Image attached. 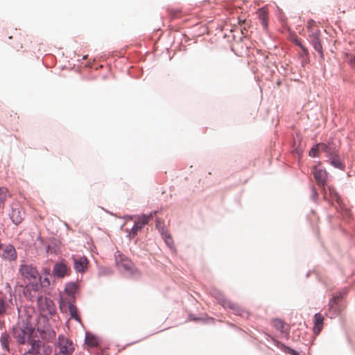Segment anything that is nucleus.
I'll use <instances>...</instances> for the list:
<instances>
[{
  "mask_svg": "<svg viewBox=\"0 0 355 355\" xmlns=\"http://www.w3.org/2000/svg\"><path fill=\"white\" fill-rule=\"evenodd\" d=\"M33 313L34 309L31 307L19 309V321L13 327V334L20 344H24L29 340L34 330L33 325Z\"/></svg>",
  "mask_w": 355,
  "mask_h": 355,
  "instance_id": "nucleus-1",
  "label": "nucleus"
},
{
  "mask_svg": "<svg viewBox=\"0 0 355 355\" xmlns=\"http://www.w3.org/2000/svg\"><path fill=\"white\" fill-rule=\"evenodd\" d=\"M19 272L28 283L24 288V295L33 301L40 288V276L37 269L32 265L24 264L20 266Z\"/></svg>",
  "mask_w": 355,
  "mask_h": 355,
  "instance_id": "nucleus-2",
  "label": "nucleus"
},
{
  "mask_svg": "<svg viewBox=\"0 0 355 355\" xmlns=\"http://www.w3.org/2000/svg\"><path fill=\"white\" fill-rule=\"evenodd\" d=\"M324 200L329 202L331 206L335 207L338 212H340L343 217L349 218L351 211L343 201L340 196L332 187H322Z\"/></svg>",
  "mask_w": 355,
  "mask_h": 355,
  "instance_id": "nucleus-3",
  "label": "nucleus"
},
{
  "mask_svg": "<svg viewBox=\"0 0 355 355\" xmlns=\"http://www.w3.org/2000/svg\"><path fill=\"white\" fill-rule=\"evenodd\" d=\"M30 343L31 348L24 355H50L52 352L51 346L42 340H32Z\"/></svg>",
  "mask_w": 355,
  "mask_h": 355,
  "instance_id": "nucleus-4",
  "label": "nucleus"
},
{
  "mask_svg": "<svg viewBox=\"0 0 355 355\" xmlns=\"http://www.w3.org/2000/svg\"><path fill=\"white\" fill-rule=\"evenodd\" d=\"M309 37L310 42L313 46V48L317 51L320 55L323 56L322 46L320 42V31L317 26L309 23L308 26Z\"/></svg>",
  "mask_w": 355,
  "mask_h": 355,
  "instance_id": "nucleus-5",
  "label": "nucleus"
},
{
  "mask_svg": "<svg viewBox=\"0 0 355 355\" xmlns=\"http://www.w3.org/2000/svg\"><path fill=\"white\" fill-rule=\"evenodd\" d=\"M34 299H37L38 306L41 311L50 315H53L55 313V306L51 300L47 297H40L38 292L36 293V297H33V300Z\"/></svg>",
  "mask_w": 355,
  "mask_h": 355,
  "instance_id": "nucleus-6",
  "label": "nucleus"
},
{
  "mask_svg": "<svg viewBox=\"0 0 355 355\" xmlns=\"http://www.w3.org/2000/svg\"><path fill=\"white\" fill-rule=\"evenodd\" d=\"M220 304L225 308H229L233 311L235 315H241V317H248L249 313L247 311L241 308L238 304L231 302L230 300L221 297L219 298Z\"/></svg>",
  "mask_w": 355,
  "mask_h": 355,
  "instance_id": "nucleus-7",
  "label": "nucleus"
},
{
  "mask_svg": "<svg viewBox=\"0 0 355 355\" xmlns=\"http://www.w3.org/2000/svg\"><path fill=\"white\" fill-rule=\"evenodd\" d=\"M115 263L116 266L125 271H130L132 269L133 263L130 259L124 256L121 252L116 251L115 254Z\"/></svg>",
  "mask_w": 355,
  "mask_h": 355,
  "instance_id": "nucleus-8",
  "label": "nucleus"
},
{
  "mask_svg": "<svg viewBox=\"0 0 355 355\" xmlns=\"http://www.w3.org/2000/svg\"><path fill=\"white\" fill-rule=\"evenodd\" d=\"M9 216L12 223L17 225L24 220V211L19 204L15 202L11 206V211Z\"/></svg>",
  "mask_w": 355,
  "mask_h": 355,
  "instance_id": "nucleus-9",
  "label": "nucleus"
},
{
  "mask_svg": "<svg viewBox=\"0 0 355 355\" xmlns=\"http://www.w3.org/2000/svg\"><path fill=\"white\" fill-rule=\"evenodd\" d=\"M58 347L60 352L63 355H70L74 350L73 344L64 336L58 337Z\"/></svg>",
  "mask_w": 355,
  "mask_h": 355,
  "instance_id": "nucleus-10",
  "label": "nucleus"
},
{
  "mask_svg": "<svg viewBox=\"0 0 355 355\" xmlns=\"http://www.w3.org/2000/svg\"><path fill=\"white\" fill-rule=\"evenodd\" d=\"M71 273L70 268L63 261L57 263L53 268V275L58 278H63L69 275Z\"/></svg>",
  "mask_w": 355,
  "mask_h": 355,
  "instance_id": "nucleus-11",
  "label": "nucleus"
},
{
  "mask_svg": "<svg viewBox=\"0 0 355 355\" xmlns=\"http://www.w3.org/2000/svg\"><path fill=\"white\" fill-rule=\"evenodd\" d=\"M312 173L318 185L322 187H324L327 179V171L324 169L315 166L312 168Z\"/></svg>",
  "mask_w": 355,
  "mask_h": 355,
  "instance_id": "nucleus-12",
  "label": "nucleus"
},
{
  "mask_svg": "<svg viewBox=\"0 0 355 355\" xmlns=\"http://www.w3.org/2000/svg\"><path fill=\"white\" fill-rule=\"evenodd\" d=\"M152 218V213L149 215H143L142 216L139 217L138 220L135 221V225L131 230V234L133 236L136 235L137 232L140 230L146 224H148Z\"/></svg>",
  "mask_w": 355,
  "mask_h": 355,
  "instance_id": "nucleus-13",
  "label": "nucleus"
},
{
  "mask_svg": "<svg viewBox=\"0 0 355 355\" xmlns=\"http://www.w3.org/2000/svg\"><path fill=\"white\" fill-rule=\"evenodd\" d=\"M73 267L77 272H85L88 268L89 261L85 257H73Z\"/></svg>",
  "mask_w": 355,
  "mask_h": 355,
  "instance_id": "nucleus-14",
  "label": "nucleus"
},
{
  "mask_svg": "<svg viewBox=\"0 0 355 355\" xmlns=\"http://www.w3.org/2000/svg\"><path fill=\"white\" fill-rule=\"evenodd\" d=\"M2 257L9 261H12L17 258L16 250L12 245H6L3 250Z\"/></svg>",
  "mask_w": 355,
  "mask_h": 355,
  "instance_id": "nucleus-15",
  "label": "nucleus"
},
{
  "mask_svg": "<svg viewBox=\"0 0 355 355\" xmlns=\"http://www.w3.org/2000/svg\"><path fill=\"white\" fill-rule=\"evenodd\" d=\"M324 317L320 313H315L314 315V327L313 331L318 335L320 333L323 327Z\"/></svg>",
  "mask_w": 355,
  "mask_h": 355,
  "instance_id": "nucleus-16",
  "label": "nucleus"
},
{
  "mask_svg": "<svg viewBox=\"0 0 355 355\" xmlns=\"http://www.w3.org/2000/svg\"><path fill=\"white\" fill-rule=\"evenodd\" d=\"M257 15L263 28H267L268 19V14L267 10L264 8L259 9L257 11Z\"/></svg>",
  "mask_w": 355,
  "mask_h": 355,
  "instance_id": "nucleus-17",
  "label": "nucleus"
},
{
  "mask_svg": "<svg viewBox=\"0 0 355 355\" xmlns=\"http://www.w3.org/2000/svg\"><path fill=\"white\" fill-rule=\"evenodd\" d=\"M272 324L274 328L279 331L282 334L288 333V325L282 320L274 319L272 320Z\"/></svg>",
  "mask_w": 355,
  "mask_h": 355,
  "instance_id": "nucleus-18",
  "label": "nucleus"
},
{
  "mask_svg": "<svg viewBox=\"0 0 355 355\" xmlns=\"http://www.w3.org/2000/svg\"><path fill=\"white\" fill-rule=\"evenodd\" d=\"M330 163L335 168H339L340 170L345 169V164L340 159L339 157L336 154H331L329 155Z\"/></svg>",
  "mask_w": 355,
  "mask_h": 355,
  "instance_id": "nucleus-19",
  "label": "nucleus"
},
{
  "mask_svg": "<svg viewBox=\"0 0 355 355\" xmlns=\"http://www.w3.org/2000/svg\"><path fill=\"white\" fill-rule=\"evenodd\" d=\"M342 294H337L333 296V297L330 300L329 302V309L331 311L334 312V313H336L338 312L337 304L341 301Z\"/></svg>",
  "mask_w": 355,
  "mask_h": 355,
  "instance_id": "nucleus-20",
  "label": "nucleus"
},
{
  "mask_svg": "<svg viewBox=\"0 0 355 355\" xmlns=\"http://www.w3.org/2000/svg\"><path fill=\"white\" fill-rule=\"evenodd\" d=\"M85 342L87 345L90 347H96L98 345L99 343V339L96 336L91 334H87L86 338H85Z\"/></svg>",
  "mask_w": 355,
  "mask_h": 355,
  "instance_id": "nucleus-21",
  "label": "nucleus"
},
{
  "mask_svg": "<svg viewBox=\"0 0 355 355\" xmlns=\"http://www.w3.org/2000/svg\"><path fill=\"white\" fill-rule=\"evenodd\" d=\"M8 307L7 297L0 294V315H3Z\"/></svg>",
  "mask_w": 355,
  "mask_h": 355,
  "instance_id": "nucleus-22",
  "label": "nucleus"
},
{
  "mask_svg": "<svg viewBox=\"0 0 355 355\" xmlns=\"http://www.w3.org/2000/svg\"><path fill=\"white\" fill-rule=\"evenodd\" d=\"M8 189L6 187H0V209L4 207L7 198Z\"/></svg>",
  "mask_w": 355,
  "mask_h": 355,
  "instance_id": "nucleus-23",
  "label": "nucleus"
},
{
  "mask_svg": "<svg viewBox=\"0 0 355 355\" xmlns=\"http://www.w3.org/2000/svg\"><path fill=\"white\" fill-rule=\"evenodd\" d=\"M69 311L71 318H74L78 321H80V318L78 315V309L73 304L69 303Z\"/></svg>",
  "mask_w": 355,
  "mask_h": 355,
  "instance_id": "nucleus-24",
  "label": "nucleus"
},
{
  "mask_svg": "<svg viewBox=\"0 0 355 355\" xmlns=\"http://www.w3.org/2000/svg\"><path fill=\"white\" fill-rule=\"evenodd\" d=\"M162 234L166 245L169 247H172L173 245V241L171 234L168 232H163Z\"/></svg>",
  "mask_w": 355,
  "mask_h": 355,
  "instance_id": "nucleus-25",
  "label": "nucleus"
},
{
  "mask_svg": "<svg viewBox=\"0 0 355 355\" xmlns=\"http://www.w3.org/2000/svg\"><path fill=\"white\" fill-rule=\"evenodd\" d=\"M8 338L9 335L7 333H3L1 337V343L3 347L6 349H8Z\"/></svg>",
  "mask_w": 355,
  "mask_h": 355,
  "instance_id": "nucleus-26",
  "label": "nucleus"
},
{
  "mask_svg": "<svg viewBox=\"0 0 355 355\" xmlns=\"http://www.w3.org/2000/svg\"><path fill=\"white\" fill-rule=\"evenodd\" d=\"M77 289V286L75 283L68 284L65 287V292L69 295H73L76 290Z\"/></svg>",
  "mask_w": 355,
  "mask_h": 355,
  "instance_id": "nucleus-27",
  "label": "nucleus"
},
{
  "mask_svg": "<svg viewBox=\"0 0 355 355\" xmlns=\"http://www.w3.org/2000/svg\"><path fill=\"white\" fill-rule=\"evenodd\" d=\"M319 153H320V148L317 144L313 147H312L311 149L310 150L309 155L313 157H316L319 156Z\"/></svg>",
  "mask_w": 355,
  "mask_h": 355,
  "instance_id": "nucleus-28",
  "label": "nucleus"
},
{
  "mask_svg": "<svg viewBox=\"0 0 355 355\" xmlns=\"http://www.w3.org/2000/svg\"><path fill=\"white\" fill-rule=\"evenodd\" d=\"M69 303H71V302H66L65 300L61 299L60 302V309L61 311L66 312L67 309H69Z\"/></svg>",
  "mask_w": 355,
  "mask_h": 355,
  "instance_id": "nucleus-29",
  "label": "nucleus"
},
{
  "mask_svg": "<svg viewBox=\"0 0 355 355\" xmlns=\"http://www.w3.org/2000/svg\"><path fill=\"white\" fill-rule=\"evenodd\" d=\"M26 40V37H22V36H20L19 38H18V42L16 44L15 46H13V48L16 50V51H19L20 49H21L23 48V46H22V42L23 41H25Z\"/></svg>",
  "mask_w": 355,
  "mask_h": 355,
  "instance_id": "nucleus-30",
  "label": "nucleus"
},
{
  "mask_svg": "<svg viewBox=\"0 0 355 355\" xmlns=\"http://www.w3.org/2000/svg\"><path fill=\"white\" fill-rule=\"evenodd\" d=\"M318 145L319 146L320 151L326 152V153H329V155L331 154L329 146L326 144L319 143V144H318Z\"/></svg>",
  "mask_w": 355,
  "mask_h": 355,
  "instance_id": "nucleus-31",
  "label": "nucleus"
},
{
  "mask_svg": "<svg viewBox=\"0 0 355 355\" xmlns=\"http://www.w3.org/2000/svg\"><path fill=\"white\" fill-rule=\"evenodd\" d=\"M311 198L314 201H316L318 198V193L315 187L311 189Z\"/></svg>",
  "mask_w": 355,
  "mask_h": 355,
  "instance_id": "nucleus-32",
  "label": "nucleus"
},
{
  "mask_svg": "<svg viewBox=\"0 0 355 355\" xmlns=\"http://www.w3.org/2000/svg\"><path fill=\"white\" fill-rule=\"evenodd\" d=\"M286 352L292 355H298V353L295 350L291 348H288Z\"/></svg>",
  "mask_w": 355,
  "mask_h": 355,
  "instance_id": "nucleus-33",
  "label": "nucleus"
},
{
  "mask_svg": "<svg viewBox=\"0 0 355 355\" xmlns=\"http://www.w3.org/2000/svg\"><path fill=\"white\" fill-rule=\"evenodd\" d=\"M349 62L353 67H355V57H352L349 59Z\"/></svg>",
  "mask_w": 355,
  "mask_h": 355,
  "instance_id": "nucleus-34",
  "label": "nucleus"
},
{
  "mask_svg": "<svg viewBox=\"0 0 355 355\" xmlns=\"http://www.w3.org/2000/svg\"><path fill=\"white\" fill-rule=\"evenodd\" d=\"M55 336V334L53 331L49 332V337L53 338Z\"/></svg>",
  "mask_w": 355,
  "mask_h": 355,
  "instance_id": "nucleus-35",
  "label": "nucleus"
},
{
  "mask_svg": "<svg viewBox=\"0 0 355 355\" xmlns=\"http://www.w3.org/2000/svg\"><path fill=\"white\" fill-rule=\"evenodd\" d=\"M301 46V48L302 49V50H303V51H304V52H307V49H306L305 47H304V46Z\"/></svg>",
  "mask_w": 355,
  "mask_h": 355,
  "instance_id": "nucleus-36",
  "label": "nucleus"
},
{
  "mask_svg": "<svg viewBox=\"0 0 355 355\" xmlns=\"http://www.w3.org/2000/svg\"><path fill=\"white\" fill-rule=\"evenodd\" d=\"M87 55H85V56H83V59H86V58H87Z\"/></svg>",
  "mask_w": 355,
  "mask_h": 355,
  "instance_id": "nucleus-37",
  "label": "nucleus"
}]
</instances>
